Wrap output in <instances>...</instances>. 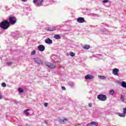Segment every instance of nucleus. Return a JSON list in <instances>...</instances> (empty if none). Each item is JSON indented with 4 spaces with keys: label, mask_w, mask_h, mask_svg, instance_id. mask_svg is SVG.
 I'll return each mask as SVG.
<instances>
[{
    "label": "nucleus",
    "mask_w": 126,
    "mask_h": 126,
    "mask_svg": "<svg viewBox=\"0 0 126 126\" xmlns=\"http://www.w3.org/2000/svg\"><path fill=\"white\" fill-rule=\"evenodd\" d=\"M0 26L3 30H6L9 28V26H10V24L9 22L7 20H4L0 24Z\"/></svg>",
    "instance_id": "obj_1"
},
{
    "label": "nucleus",
    "mask_w": 126,
    "mask_h": 126,
    "mask_svg": "<svg viewBox=\"0 0 126 126\" xmlns=\"http://www.w3.org/2000/svg\"><path fill=\"white\" fill-rule=\"evenodd\" d=\"M97 98L100 101H106L107 100V96L103 94H98Z\"/></svg>",
    "instance_id": "obj_2"
},
{
    "label": "nucleus",
    "mask_w": 126,
    "mask_h": 126,
    "mask_svg": "<svg viewBox=\"0 0 126 126\" xmlns=\"http://www.w3.org/2000/svg\"><path fill=\"white\" fill-rule=\"evenodd\" d=\"M58 122L60 124H61V125H64L65 124H66L67 122H68V119L64 118H59L58 119Z\"/></svg>",
    "instance_id": "obj_3"
},
{
    "label": "nucleus",
    "mask_w": 126,
    "mask_h": 126,
    "mask_svg": "<svg viewBox=\"0 0 126 126\" xmlns=\"http://www.w3.org/2000/svg\"><path fill=\"white\" fill-rule=\"evenodd\" d=\"M17 20L16 18L15 17H10L9 19V23L11 25H13L14 24H15Z\"/></svg>",
    "instance_id": "obj_4"
},
{
    "label": "nucleus",
    "mask_w": 126,
    "mask_h": 126,
    "mask_svg": "<svg viewBox=\"0 0 126 126\" xmlns=\"http://www.w3.org/2000/svg\"><path fill=\"white\" fill-rule=\"evenodd\" d=\"M33 61L34 62V63H37V64H43V63H44V62H43L42 60H41V59H40V58H33Z\"/></svg>",
    "instance_id": "obj_5"
},
{
    "label": "nucleus",
    "mask_w": 126,
    "mask_h": 126,
    "mask_svg": "<svg viewBox=\"0 0 126 126\" xmlns=\"http://www.w3.org/2000/svg\"><path fill=\"white\" fill-rule=\"evenodd\" d=\"M45 64L46 65V66H48V67H50V68H56V65L51 63H50L46 62L45 63Z\"/></svg>",
    "instance_id": "obj_6"
},
{
    "label": "nucleus",
    "mask_w": 126,
    "mask_h": 126,
    "mask_svg": "<svg viewBox=\"0 0 126 126\" xmlns=\"http://www.w3.org/2000/svg\"><path fill=\"white\" fill-rule=\"evenodd\" d=\"M120 72V69L115 68L112 70V73L114 75H116V76H119V72Z\"/></svg>",
    "instance_id": "obj_7"
},
{
    "label": "nucleus",
    "mask_w": 126,
    "mask_h": 126,
    "mask_svg": "<svg viewBox=\"0 0 126 126\" xmlns=\"http://www.w3.org/2000/svg\"><path fill=\"white\" fill-rule=\"evenodd\" d=\"M77 21L78 23H84L85 22V20L83 17H79L77 19Z\"/></svg>",
    "instance_id": "obj_8"
},
{
    "label": "nucleus",
    "mask_w": 126,
    "mask_h": 126,
    "mask_svg": "<svg viewBox=\"0 0 126 126\" xmlns=\"http://www.w3.org/2000/svg\"><path fill=\"white\" fill-rule=\"evenodd\" d=\"M38 49L40 52H44V51H45V46L43 45H39L38 46Z\"/></svg>",
    "instance_id": "obj_9"
},
{
    "label": "nucleus",
    "mask_w": 126,
    "mask_h": 126,
    "mask_svg": "<svg viewBox=\"0 0 126 126\" xmlns=\"http://www.w3.org/2000/svg\"><path fill=\"white\" fill-rule=\"evenodd\" d=\"M85 79H87V80L93 79V78H94V76L91 74H88L85 76Z\"/></svg>",
    "instance_id": "obj_10"
},
{
    "label": "nucleus",
    "mask_w": 126,
    "mask_h": 126,
    "mask_svg": "<svg viewBox=\"0 0 126 126\" xmlns=\"http://www.w3.org/2000/svg\"><path fill=\"white\" fill-rule=\"evenodd\" d=\"M98 126V124L97 122H92L90 123H89L87 125V126Z\"/></svg>",
    "instance_id": "obj_11"
},
{
    "label": "nucleus",
    "mask_w": 126,
    "mask_h": 126,
    "mask_svg": "<svg viewBox=\"0 0 126 126\" xmlns=\"http://www.w3.org/2000/svg\"><path fill=\"white\" fill-rule=\"evenodd\" d=\"M46 30L47 31H56L57 29L55 27L46 28Z\"/></svg>",
    "instance_id": "obj_12"
},
{
    "label": "nucleus",
    "mask_w": 126,
    "mask_h": 126,
    "mask_svg": "<svg viewBox=\"0 0 126 126\" xmlns=\"http://www.w3.org/2000/svg\"><path fill=\"white\" fill-rule=\"evenodd\" d=\"M45 43L49 44H53V40L49 38H48L45 40Z\"/></svg>",
    "instance_id": "obj_13"
},
{
    "label": "nucleus",
    "mask_w": 126,
    "mask_h": 126,
    "mask_svg": "<svg viewBox=\"0 0 126 126\" xmlns=\"http://www.w3.org/2000/svg\"><path fill=\"white\" fill-rule=\"evenodd\" d=\"M54 38L55 39H57V40H59V39H61V35H60L59 34H55L54 35Z\"/></svg>",
    "instance_id": "obj_14"
},
{
    "label": "nucleus",
    "mask_w": 126,
    "mask_h": 126,
    "mask_svg": "<svg viewBox=\"0 0 126 126\" xmlns=\"http://www.w3.org/2000/svg\"><path fill=\"white\" fill-rule=\"evenodd\" d=\"M118 115L119 116V117H121L122 118H124V117H126V114L124 113H118Z\"/></svg>",
    "instance_id": "obj_15"
},
{
    "label": "nucleus",
    "mask_w": 126,
    "mask_h": 126,
    "mask_svg": "<svg viewBox=\"0 0 126 126\" xmlns=\"http://www.w3.org/2000/svg\"><path fill=\"white\" fill-rule=\"evenodd\" d=\"M42 2H43V0H38L37 2V5H42Z\"/></svg>",
    "instance_id": "obj_16"
},
{
    "label": "nucleus",
    "mask_w": 126,
    "mask_h": 126,
    "mask_svg": "<svg viewBox=\"0 0 126 126\" xmlns=\"http://www.w3.org/2000/svg\"><path fill=\"white\" fill-rule=\"evenodd\" d=\"M83 49H85V50H88L90 48V46L89 45H84L83 46Z\"/></svg>",
    "instance_id": "obj_17"
},
{
    "label": "nucleus",
    "mask_w": 126,
    "mask_h": 126,
    "mask_svg": "<svg viewBox=\"0 0 126 126\" xmlns=\"http://www.w3.org/2000/svg\"><path fill=\"white\" fill-rule=\"evenodd\" d=\"M13 63L12 62H7L6 63V65H8V66H10Z\"/></svg>",
    "instance_id": "obj_18"
},
{
    "label": "nucleus",
    "mask_w": 126,
    "mask_h": 126,
    "mask_svg": "<svg viewBox=\"0 0 126 126\" xmlns=\"http://www.w3.org/2000/svg\"><path fill=\"white\" fill-rule=\"evenodd\" d=\"M122 87H124V88H126V82H123L122 83Z\"/></svg>",
    "instance_id": "obj_19"
},
{
    "label": "nucleus",
    "mask_w": 126,
    "mask_h": 126,
    "mask_svg": "<svg viewBox=\"0 0 126 126\" xmlns=\"http://www.w3.org/2000/svg\"><path fill=\"white\" fill-rule=\"evenodd\" d=\"M98 78L102 80L106 79V77H105L104 76H98Z\"/></svg>",
    "instance_id": "obj_20"
},
{
    "label": "nucleus",
    "mask_w": 126,
    "mask_h": 126,
    "mask_svg": "<svg viewBox=\"0 0 126 126\" xmlns=\"http://www.w3.org/2000/svg\"><path fill=\"white\" fill-rule=\"evenodd\" d=\"M109 94H110V95H114V94H115V91L114 90L109 91Z\"/></svg>",
    "instance_id": "obj_21"
},
{
    "label": "nucleus",
    "mask_w": 126,
    "mask_h": 126,
    "mask_svg": "<svg viewBox=\"0 0 126 126\" xmlns=\"http://www.w3.org/2000/svg\"><path fill=\"white\" fill-rule=\"evenodd\" d=\"M28 111H29V109H26V110H25L24 113L26 114V115L27 116H29V113L27 112H28Z\"/></svg>",
    "instance_id": "obj_22"
},
{
    "label": "nucleus",
    "mask_w": 126,
    "mask_h": 126,
    "mask_svg": "<svg viewBox=\"0 0 126 126\" xmlns=\"http://www.w3.org/2000/svg\"><path fill=\"white\" fill-rule=\"evenodd\" d=\"M18 90L19 93H23V92H24L23 89H22L21 88H19Z\"/></svg>",
    "instance_id": "obj_23"
},
{
    "label": "nucleus",
    "mask_w": 126,
    "mask_h": 126,
    "mask_svg": "<svg viewBox=\"0 0 126 126\" xmlns=\"http://www.w3.org/2000/svg\"><path fill=\"white\" fill-rule=\"evenodd\" d=\"M70 56L71 57H74L75 56V54H74V53H73V52H71L70 53Z\"/></svg>",
    "instance_id": "obj_24"
},
{
    "label": "nucleus",
    "mask_w": 126,
    "mask_h": 126,
    "mask_svg": "<svg viewBox=\"0 0 126 126\" xmlns=\"http://www.w3.org/2000/svg\"><path fill=\"white\" fill-rule=\"evenodd\" d=\"M121 101H122V102H124L125 99H124V96L123 95H122L121 96Z\"/></svg>",
    "instance_id": "obj_25"
},
{
    "label": "nucleus",
    "mask_w": 126,
    "mask_h": 126,
    "mask_svg": "<svg viewBox=\"0 0 126 126\" xmlns=\"http://www.w3.org/2000/svg\"><path fill=\"white\" fill-rule=\"evenodd\" d=\"M1 86L2 87H6V84H5V83H2L1 84Z\"/></svg>",
    "instance_id": "obj_26"
},
{
    "label": "nucleus",
    "mask_w": 126,
    "mask_h": 126,
    "mask_svg": "<svg viewBox=\"0 0 126 126\" xmlns=\"http://www.w3.org/2000/svg\"><path fill=\"white\" fill-rule=\"evenodd\" d=\"M12 35L13 36V37H14V38H17L18 37V36L17 35H15V33H13L12 34Z\"/></svg>",
    "instance_id": "obj_27"
},
{
    "label": "nucleus",
    "mask_w": 126,
    "mask_h": 126,
    "mask_svg": "<svg viewBox=\"0 0 126 126\" xmlns=\"http://www.w3.org/2000/svg\"><path fill=\"white\" fill-rule=\"evenodd\" d=\"M36 54V51L35 50H33V51L32 52L31 55L33 56V55H35Z\"/></svg>",
    "instance_id": "obj_28"
},
{
    "label": "nucleus",
    "mask_w": 126,
    "mask_h": 126,
    "mask_svg": "<svg viewBox=\"0 0 126 126\" xmlns=\"http://www.w3.org/2000/svg\"><path fill=\"white\" fill-rule=\"evenodd\" d=\"M109 0H104L103 1H102V2H103L104 3H106L107 2H108Z\"/></svg>",
    "instance_id": "obj_29"
},
{
    "label": "nucleus",
    "mask_w": 126,
    "mask_h": 126,
    "mask_svg": "<svg viewBox=\"0 0 126 126\" xmlns=\"http://www.w3.org/2000/svg\"><path fill=\"white\" fill-rule=\"evenodd\" d=\"M37 1H38V0H33V3H34V4H36V3H37Z\"/></svg>",
    "instance_id": "obj_30"
},
{
    "label": "nucleus",
    "mask_w": 126,
    "mask_h": 126,
    "mask_svg": "<svg viewBox=\"0 0 126 126\" xmlns=\"http://www.w3.org/2000/svg\"><path fill=\"white\" fill-rule=\"evenodd\" d=\"M123 110H124V113L125 115H126V108H123Z\"/></svg>",
    "instance_id": "obj_31"
},
{
    "label": "nucleus",
    "mask_w": 126,
    "mask_h": 126,
    "mask_svg": "<svg viewBox=\"0 0 126 126\" xmlns=\"http://www.w3.org/2000/svg\"><path fill=\"white\" fill-rule=\"evenodd\" d=\"M44 106H45V107H48V103L47 102L44 103Z\"/></svg>",
    "instance_id": "obj_32"
},
{
    "label": "nucleus",
    "mask_w": 126,
    "mask_h": 126,
    "mask_svg": "<svg viewBox=\"0 0 126 126\" xmlns=\"http://www.w3.org/2000/svg\"><path fill=\"white\" fill-rule=\"evenodd\" d=\"M69 85L71 86V87H73V86H74V84L71 83L69 84Z\"/></svg>",
    "instance_id": "obj_33"
},
{
    "label": "nucleus",
    "mask_w": 126,
    "mask_h": 126,
    "mask_svg": "<svg viewBox=\"0 0 126 126\" xmlns=\"http://www.w3.org/2000/svg\"><path fill=\"white\" fill-rule=\"evenodd\" d=\"M62 90H66L65 87H62Z\"/></svg>",
    "instance_id": "obj_34"
},
{
    "label": "nucleus",
    "mask_w": 126,
    "mask_h": 126,
    "mask_svg": "<svg viewBox=\"0 0 126 126\" xmlns=\"http://www.w3.org/2000/svg\"><path fill=\"white\" fill-rule=\"evenodd\" d=\"M44 123H45V124H46L47 125L48 124V120H45L44 121Z\"/></svg>",
    "instance_id": "obj_35"
},
{
    "label": "nucleus",
    "mask_w": 126,
    "mask_h": 126,
    "mask_svg": "<svg viewBox=\"0 0 126 126\" xmlns=\"http://www.w3.org/2000/svg\"><path fill=\"white\" fill-rule=\"evenodd\" d=\"M89 107H92V103H89Z\"/></svg>",
    "instance_id": "obj_36"
},
{
    "label": "nucleus",
    "mask_w": 126,
    "mask_h": 126,
    "mask_svg": "<svg viewBox=\"0 0 126 126\" xmlns=\"http://www.w3.org/2000/svg\"><path fill=\"white\" fill-rule=\"evenodd\" d=\"M22 0V1H23L24 2H25L27 1L28 0Z\"/></svg>",
    "instance_id": "obj_37"
},
{
    "label": "nucleus",
    "mask_w": 126,
    "mask_h": 126,
    "mask_svg": "<svg viewBox=\"0 0 126 126\" xmlns=\"http://www.w3.org/2000/svg\"><path fill=\"white\" fill-rule=\"evenodd\" d=\"M1 99H2V96L0 94V100H1Z\"/></svg>",
    "instance_id": "obj_38"
},
{
    "label": "nucleus",
    "mask_w": 126,
    "mask_h": 126,
    "mask_svg": "<svg viewBox=\"0 0 126 126\" xmlns=\"http://www.w3.org/2000/svg\"><path fill=\"white\" fill-rule=\"evenodd\" d=\"M81 126L80 124H77V125H76V126Z\"/></svg>",
    "instance_id": "obj_39"
},
{
    "label": "nucleus",
    "mask_w": 126,
    "mask_h": 126,
    "mask_svg": "<svg viewBox=\"0 0 126 126\" xmlns=\"http://www.w3.org/2000/svg\"><path fill=\"white\" fill-rule=\"evenodd\" d=\"M66 56H67V57H68V56H69L68 53H67V54H66Z\"/></svg>",
    "instance_id": "obj_40"
},
{
    "label": "nucleus",
    "mask_w": 126,
    "mask_h": 126,
    "mask_svg": "<svg viewBox=\"0 0 126 126\" xmlns=\"http://www.w3.org/2000/svg\"><path fill=\"white\" fill-rule=\"evenodd\" d=\"M101 32H102L104 33V31H103V30H101Z\"/></svg>",
    "instance_id": "obj_41"
},
{
    "label": "nucleus",
    "mask_w": 126,
    "mask_h": 126,
    "mask_svg": "<svg viewBox=\"0 0 126 126\" xmlns=\"http://www.w3.org/2000/svg\"><path fill=\"white\" fill-rule=\"evenodd\" d=\"M95 58H98V55L95 56Z\"/></svg>",
    "instance_id": "obj_42"
},
{
    "label": "nucleus",
    "mask_w": 126,
    "mask_h": 126,
    "mask_svg": "<svg viewBox=\"0 0 126 126\" xmlns=\"http://www.w3.org/2000/svg\"><path fill=\"white\" fill-rule=\"evenodd\" d=\"M19 126H22V125H19Z\"/></svg>",
    "instance_id": "obj_43"
}]
</instances>
